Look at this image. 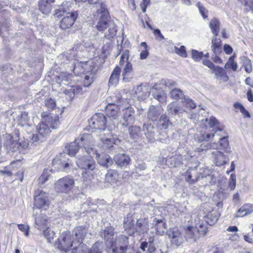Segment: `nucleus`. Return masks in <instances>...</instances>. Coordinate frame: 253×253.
Returning <instances> with one entry per match:
<instances>
[{
  "mask_svg": "<svg viewBox=\"0 0 253 253\" xmlns=\"http://www.w3.org/2000/svg\"><path fill=\"white\" fill-rule=\"evenodd\" d=\"M59 124V120L58 116L53 117L50 115H47L37 126V133L33 134L31 139L33 142L43 141L44 138L50 134L51 129L56 128Z\"/></svg>",
  "mask_w": 253,
  "mask_h": 253,
  "instance_id": "nucleus-1",
  "label": "nucleus"
},
{
  "mask_svg": "<svg viewBox=\"0 0 253 253\" xmlns=\"http://www.w3.org/2000/svg\"><path fill=\"white\" fill-rule=\"evenodd\" d=\"M208 222H197L195 226H188L185 229V238L190 243H195L201 236L206 234Z\"/></svg>",
  "mask_w": 253,
  "mask_h": 253,
  "instance_id": "nucleus-2",
  "label": "nucleus"
},
{
  "mask_svg": "<svg viewBox=\"0 0 253 253\" xmlns=\"http://www.w3.org/2000/svg\"><path fill=\"white\" fill-rule=\"evenodd\" d=\"M71 3L66 1L63 3L62 7L59 11H62L66 14V15L62 19L60 22V27L63 30H66L70 28L74 23L78 16L77 11H73L68 8Z\"/></svg>",
  "mask_w": 253,
  "mask_h": 253,
  "instance_id": "nucleus-3",
  "label": "nucleus"
},
{
  "mask_svg": "<svg viewBox=\"0 0 253 253\" xmlns=\"http://www.w3.org/2000/svg\"><path fill=\"white\" fill-rule=\"evenodd\" d=\"M50 204L48 194L42 190L38 189L35 191L34 195V212L38 213L41 209L46 210Z\"/></svg>",
  "mask_w": 253,
  "mask_h": 253,
  "instance_id": "nucleus-4",
  "label": "nucleus"
},
{
  "mask_svg": "<svg viewBox=\"0 0 253 253\" xmlns=\"http://www.w3.org/2000/svg\"><path fill=\"white\" fill-rule=\"evenodd\" d=\"M75 185V180L71 176H66L58 179L54 184L55 190L60 193H69Z\"/></svg>",
  "mask_w": 253,
  "mask_h": 253,
  "instance_id": "nucleus-5",
  "label": "nucleus"
},
{
  "mask_svg": "<svg viewBox=\"0 0 253 253\" xmlns=\"http://www.w3.org/2000/svg\"><path fill=\"white\" fill-rule=\"evenodd\" d=\"M210 149L223 150L224 153L226 154H230L231 153V148L229 147L227 138L226 137H223L220 139L218 145L216 143H208L206 145L202 144L198 148H197V151L200 152Z\"/></svg>",
  "mask_w": 253,
  "mask_h": 253,
  "instance_id": "nucleus-6",
  "label": "nucleus"
},
{
  "mask_svg": "<svg viewBox=\"0 0 253 253\" xmlns=\"http://www.w3.org/2000/svg\"><path fill=\"white\" fill-rule=\"evenodd\" d=\"M128 245V238L124 235L116 236L115 240L111 242L110 246L113 253H126Z\"/></svg>",
  "mask_w": 253,
  "mask_h": 253,
  "instance_id": "nucleus-7",
  "label": "nucleus"
},
{
  "mask_svg": "<svg viewBox=\"0 0 253 253\" xmlns=\"http://www.w3.org/2000/svg\"><path fill=\"white\" fill-rule=\"evenodd\" d=\"M106 118L101 113H96L88 121V125L91 128L105 130L106 126Z\"/></svg>",
  "mask_w": 253,
  "mask_h": 253,
  "instance_id": "nucleus-8",
  "label": "nucleus"
},
{
  "mask_svg": "<svg viewBox=\"0 0 253 253\" xmlns=\"http://www.w3.org/2000/svg\"><path fill=\"white\" fill-rule=\"evenodd\" d=\"M89 137V135L84 134L76 138L74 142L69 145L68 148V155L71 156H74L79 151L81 147L85 145V142H84V141L85 140L86 142Z\"/></svg>",
  "mask_w": 253,
  "mask_h": 253,
  "instance_id": "nucleus-9",
  "label": "nucleus"
},
{
  "mask_svg": "<svg viewBox=\"0 0 253 253\" xmlns=\"http://www.w3.org/2000/svg\"><path fill=\"white\" fill-rule=\"evenodd\" d=\"M59 247L60 250L64 252H67L73 246V237L69 231L63 232L59 239Z\"/></svg>",
  "mask_w": 253,
  "mask_h": 253,
  "instance_id": "nucleus-10",
  "label": "nucleus"
},
{
  "mask_svg": "<svg viewBox=\"0 0 253 253\" xmlns=\"http://www.w3.org/2000/svg\"><path fill=\"white\" fill-rule=\"evenodd\" d=\"M76 164L79 168L87 171L92 170L95 168L94 160L86 156L79 157L76 161Z\"/></svg>",
  "mask_w": 253,
  "mask_h": 253,
  "instance_id": "nucleus-11",
  "label": "nucleus"
},
{
  "mask_svg": "<svg viewBox=\"0 0 253 253\" xmlns=\"http://www.w3.org/2000/svg\"><path fill=\"white\" fill-rule=\"evenodd\" d=\"M167 234L173 245L178 247L183 242V237L176 227L169 228L167 231Z\"/></svg>",
  "mask_w": 253,
  "mask_h": 253,
  "instance_id": "nucleus-12",
  "label": "nucleus"
},
{
  "mask_svg": "<svg viewBox=\"0 0 253 253\" xmlns=\"http://www.w3.org/2000/svg\"><path fill=\"white\" fill-rule=\"evenodd\" d=\"M101 15L100 16V19L97 23L96 25L97 29L99 31H103L107 28L108 27V25L110 23H112L111 21H109L108 19V13L105 9H101Z\"/></svg>",
  "mask_w": 253,
  "mask_h": 253,
  "instance_id": "nucleus-13",
  "label": "nucleus"
},
{
  "mask_svg": "<svg viewBox=\"0 0 253 253\" xmlns=\"http://www.w3.org/2000/svg\"><path fill=\"white\" fill-rule=\"evenodd\" d=\"M211 154L214 163L216 166H222L226 164L229 161L227 156L219 150H216L212 152Z\"/></svg>",
  "mask_w": 253,
  "mask_h": 253,
  "instance_id": "nucleus-14",
  "label": "nucleus"
},
{
  "mask_svg": "<svg viewBox=\"0 0 253 253\" xmlns=\"http://www.w3.org/2000/svg\"><path fill=\"white\" fill-rule=\"evenodd\" d=\"M123 119L125 122L123 125L127 126L129 124L133 123L135 120V111L133 108L129 107L123 109Z\"/></svg>",
  "mask_w": 253,
  "mask_h": 253,
  "instance_id": "nucleus-15",
  "label": "nucleus"
},
{
  "mask_svg": "<svg viewBox=\"0 0 253 253\" xmlns=\"http://www.w3.org/2000/svg\"><path fill=\"white\" fill-rule=\"evenodd\" d=\"M167 110L169 114L171 115H177L178 117H181L185 109L183 107L178 105L175 102H171L168 105Z\"/></svg>",
  "mask_w": 253,
  "mask_h": 253,
  "instance_id": "nucleus-16",
  "label": "nucleus"
},
{
  "mask_svg": "<svg viewBox=\"0 0 253 253\" xmlns=\"http://www.w3.org/2000/svg\"><path fill=\"white\" fill-rule=\"evenodd\" d=\"M110 224L109 223L108 225L105 227L104 232L102 234V236H104L106 244L108 246H109L112 241L115 240L116 236L114 232V228L110 226Z\"/></svg>",
  "mask_w": 253,
  "mask_h": 253,
  "instance_id": "nucleus-17",
  "label": "nucleus"
},
{
  "mask_svg": "<svg viewBox=\"0 0 253 253\" xmlns=\"http://www.w3.org/2000/svg\"><path fill=\"white\" fill-rule=\"evenodd\" d=\"M163 112V109L161 106H151L148 112V118L152 121H157Z\"/></svg>",
  "mask_w": 253,
  "mask_h": 253,
  "instance_id": "nucleus-18",
  "label": "nucleus"
},
{
  "mask_svg": "<svg viewBox=\"0 0 253 253\" xmlns=\"http://www.w3.org/2000/svg\"><path fill=\"white\" fill-rule=\"evenodd\" d=\"M4 146L8 153H10L16 151L19 148V144L17 140H14L13 137L10 135H9L6 137Z\"/></svg>",
  "mask_w": 253,
  "mask_h": 253,
  "instance_id": "nucleus-19",
  "label": "nucleus"
},
{
  "mask_svg": "<svg viewBox=\"0 0 253 253\" xmlns=\"http://www.w3.org/2000/svg\"><path fill=\"white\" fill-rule=\"evenodd\" d=\"M39 230L42 231L45 237L49 241L54 236V232L50 228L47 222H36Z\"/></svg>",
  "mask_w": 253,
  "mask_h": 253,
  "instance_id": "nucleus-20",
  "label": "nucleus"
},
{
  "mask_svg": "<svg viewBox=\"0 0 253 253\" xmlns=\"http://www.w3.org/2000/svg\"><path fill=\"white\" fill-rule=\"evenodd\" d=\"M143 131L146 137L151 141L155 139L156 135L155 128L150 123H145L143 126Z\"/></svg>",
  "mask_w": 253,
  "mask_h": 253,
  "instance_id": "nucleus-21",
  "label": "nucleus"
},
{
  "mask_svg": "<svg viewBox=\"0 0 253 253\" xmlns=\"http://www.w3.org/2000/svg\"><path fill=\"white\" fill-rule=\"evenodd\" d=\"M55 0H40L39 1V10L43 14H49L51 10V3L54 2Z\"/></svg>",
  "mask_w": 253,
  "mask_h": 253,
  "instance_id": "nucleus-22",
  "label": "nucleus"
},
{
  "mask_svg": "<svg viewBox=\"0 0 253 253\" xmlns=\"http://www.w3.org/2000/svg\"><path fill=\"white\" fill-rule=\"evenodd\" d=\"M103 147L106 149H112L114 144H117L120 142V140L117 137V136L113 135L112 134H108V136L102 139Z\"/></svg>",
  "mask_w": 253,
  "mask_h": 253,
  "instance_id": "nucleus-23",
  "label": "nucleus"
},
{
  "mask_svg": "<svg viewBox=\"0 0 253 253\" xmlns=\"http://www.w3.org/2000/svg\"><path fill=\"white\" fill-rule=\"evenodd\" d=\"M74 67L73 69L74 73L77 75H79L82 73H85L87 71V68L88 66V62H79L77 61L74 63Z\"/></svg>",
  "mask_w": 253,
  "mask_h": 253,
  "instance_id": "nucleus-24",
  "label": "nucleus"
},
{
  "mask_svg": "<svg viewBox=\"0 0 253 253\" xmlns=\"http://www.w3.org/2000/svg\"><path fill=\"white\" fill-rule=\"evenodd\" d=\"M114 161L120 167L126 166L130 162V159L128 156L125 154H118L114 156Z\"/></svg>",
  "mask_w": 253,
  "mask_h": 253,
  "instance_id": "nucleus-25",
  "label": "nucleus"
},
{
  "mask_svg": "<svg viewBox=\"0 0 253 253\" xmlns=\"http://www.w3.org/2000/svg\"><path fill=\"white\" fill-rule=\"evenodd\" d=\"M53 163L54 165H55L56 164H59L60 166L59 169H63V170L67 172H69L70 169L73 168V164L69 160L67 161H61L58 159L57 157H56L55 159H54Z\"/></svg>",
  "mask_w": 253,
  "mask_h": 253,
  "instance_id": "nucleus-26",
  "label": "nucleus"
},
{
  "mask_svg": "<svg viewBox=\"0 0 253 253\" xmlns=\"http://www.w3.org/2000/svg\"><path fill=\"white\" fill-rule=\"evenodd\" d=\"M121 71V68L119 66L114 68L109 80V85H116L118 84Z\"/></svg>",
  "mask_w": 253,
  "mask_h": 253,
  "instance_id": "nucleus-27",
  "label": "nucleus"
},
{
  "mask_svg": "<svg viewBox=\"0 0 253 253\" xmlns=\"http://www.w3.org/2000/svg\"><path fill=\"white\" fill-rule=\"evenodd\" d=\"M154 239L152 238L149 239L148 242L144 241L141 243L140 249L145 253H154L156 250L155 247L153 244Z\"/></svg>",
  "mask_w": 253,
  "mask_h": 253,
  "instance_id": "nucleus-28",
  "label": "nucleus"
},
{
  "mask_svg": "<svg viewBox=\"0 0 253 253\" xmlns=\"http://www.w3.org/2000/svg\"><path fill=\"white\" fill-rule=\"evenodd\" d=\"M253 212V204H246L243 205L238 211L237 216L243 217Z\"/></svg>",
  "mask_w": 253,
  "mask_h": 253,
  "instance_id": "nucleus-29",
  "label": "nucleus"
},
{
  "mask_svg": "<svg viewBox=\"0 0 253 253\" xmlns=\"http://www.w3.org/2000/svg\"><path fill=\"white\" fill-rule=\"evenodd\" d=\"M135 94L138 98L145 99L149 94L148 87L144 84H140L136 88Z\"/></svg>",
  "mask_w": 253,
  "mask_h": 253,
  "instance_id": "nucleus-30",
  "label": "nucleus"
},
{
  "mask_svg": "<svg viewBox=\"0 0 253 253\" xmlns=\"http://www.w3.org/2000/svg\"><path fill=\"white\" fill-rule=\"evenodd\" d=\"M132 71L133 69L131 64L130 62L126 63L122 73L123 80L126 82L129 81L132 78Z\"/></svg>",
  "mask_w": 253,
  "mask_h": 253,
  "instance_id": "nucleus-31",
  "label": "nucleus"
},
{
  "mask_svg": "<svg viewBox=\"0 0 253 253\" xmlns=\"http://www.w3.org/2000/svg\"><path fill=\"white\" fill-rule=\"evenodd\" d=\"M97 159L98 164L104 167L108 168L113 164V160L108 155H99Z\"/></svg>",
  "mask_w": 253,
  "mask_h": 253,
  "instance_id": "nucleus-32",
  "label": "nucleus"
},
{
  "mask_svg": "<svg viewBox=\"0 0 253 253\" xmlns=\"http://www.w3.org/2000/svg\"><path fill=\"white\" fill-rule=\"evenodd\" d=\"M119 107L112 105L111 104H108L106 107V112L107 115L109 118H112L114 119H117L119 116Z\"/></svg>",
  "mask_w": 253,
  "mask_h": 253,
  "instance_id": "nucleus-33",
  "label": "nucleus"
},
{
  "mask_svg": "<svg viewBox=\"0 0 253 253\" xmlns=\"http://www.w3.org/2000/svg\"><path fill=\"white\" fill-rule=\"evenodd\" d=\"M212 72L215 74L216 78L219 79L224 82H227L229 79L225 71L222 68L216 66L212 71Z\"/></svg>",
  "mask_w": 253,
  "mask_h": 253,
  "instance_id": "nucleus-34",
  "label": "nucleus"
},
{
  "mask_svg": "<svg viewBox=\"0 0 253 253\" xmlns=\"http://www.w3.org/2000/svg\"><path fill=\"white\" fill-rule=\"evenodd\" d=\"M95 74V72L93 71L92 69L88 70L84 73L83 80V84L84 87H88L92 84Z\"/></svg>",
  "mask_w": 253,
  "mask_h": 253,
  "instance_id": "nucleus-35",
  "label": "nucleus"
},
{
  "mask_svg": "<svg viewBox=\"0 0 253 253\" xmlns=\"http://www.w3.org/2000/svg\"><path fill=\"white\" fill-rule=\"evenodd\" d=\"M124 226L127 230L128 233L129 235H132L135 232H139L140 231L138 230L137 228H141L142 226V223L141 222H139L135 226L133 222H124Z\"/></svg>",
  "mask_w": 253,
  "mask_h": 253,
  "instance_id": "nucleus-36",
  "label": "nucleus"
},
{
  "mask_svg": "<svg viewBox=\"0 0 253 253\" xmlns=\"http://www.w3.org/2000/svg\"><path fill=\"white\" fill-rule=\"evenodd\" d=\"M158 125L161 129H166L172 125V123L168 118L166 114H162L160 117Z\"/></svg>",
  "mask_w": 253,
  "mask_h": 253,
  "instance_id": "nucleus-37",
  "label": "nucleus"
},
{
  "mask_svg": "<svg viewBox=\"0 0 253 253\" xmlns=\"http://www.w3.org/2000/svg\"><path fill=\"white\" fill-rule=\"evenodd\" d=\"M217 36L213 35L211 40L212 45L211 46L212 51L215 54H218L221 52V40L217 38Z\"/></svg>",
  "mask_w": 253,
  "mask_h": 253,
  "instance_id": "nucleus-38",
  "label": "nucleus"
},
{
  "mask_svg": "<svg viewBox=\"0 0 253 253\" xmlns=\"http://www.w3.org/2000/svg\"><path fill=\"white\" fill-rule=\"evenodd\" d=\"M90 136L87 138L86 142L85 140L84 141V142H85V145H83V146L85 150L86 153L88 155V156L91 158L94 157L97 158V157H99V155L97 152V150L93 147L87 146L88 140Z\"/></svg>",
  "mask_w": 253,
  "mask_h": 253,
  "instance_id": "nucleus-39",
  "label": "nucleus"
},
{
  "mask_svg": "<svg viewBox=\"0 0 253 253\" xmlns=\"http://www.w3.org/2000/svg\"><path fill=\"white\" fill-rule=\"evenodd\" d=\"M108 30L105 33V37L109 40L112 39L115 37L117 33V28L115 24L112 22L108 25Z\"/></svg>",
  "mask_w": 253,
  "mask_h": 253,
  "instance_id": "nucleus-40",
  "label": "nucleus"
},
{
  "mask_svg": "<svg viewBox=\"0 0 253 253\" xmlns=\"http://www.w3.org/2000/svg\"><path fill=\"white\" fill-rule=\"evenodd\" d=\"M212 33L215 36H217L220 27V22L216 18L211 19L209 24Z\"/></svg>",
  "mask_w": 253,
  "mask_h": 253,
  "instance_id": "nucleus-41",
  "label": "nucleus"
},
{
  "mask_svg": "<svg viewBox=\"0 0 253 253\" xmlns=\"http://www.w3.org/2000/svg\"><path fill=\"white\" fill-rule=\"evenodd\" d=\"M169 95L171 98L175 100L183 99L185 96L182 91L178 88L172 89L169 93Z\"/></svg>",
  "mask_w": 253,
  "mask_h": 253,
  "instance_id": "nucleus-42",
  "label": "nucleus"
},
{
  "mask_svg": "<svg viewBox=\"0 0 253 253\" xmlns=\"http://www.w3.org/2000/svg\"><path fill=\"white\" fill-rule=\"evenodd\" d=\"M129 133L131 138L134 139L139 137L140 133V128L137 126H131L128 128Z\"/></svg>",
  "mask_w": 253,
  "mask_h": 253,
  "instance_id": "nucleus-43",
  "label": "nucleus"
},
{
  "mask_svg": "<svg viewBox=\"0 0 253 253\" xmlns=\"http://www.w3.org/2000/svg\"><path fill=\"white\" fill-rule=\"evenodd\" d=\"M183 106L187 108L194 109L196 105L195 102L187 96H184L183 100L181 101Z\"/></svg>",
  "mask_w": 253,
  "mask_h": 253,
  "instance_id": "nucleus-44",
  "label": "nucleus"
},
{
  "mask_svg": "<svg viewBox=\"0 0 253 253\" xmlns=\"http://www.w3.org/2000/svg\"><path fill=\"white\" fill-rule=\"evenodd\" d=\"M234 56L230 57L228 61L226 62L224 66V68L226 70L231 69L232 70L235 71L237 69V63L234 61Z\"/></svg>",
  "mask_w": 253,
  "mask_h": 253,
  "instance_id": "nucleus-45",
  "label": "nucleus"
},
{
  "mask_svg": "<svg viewBox=\"0 0 253 253\" xmlns=\"http://www.w3.org/2000/svg\"><path fill=\"white\" fill-rule=\"evenodd\" d=\"M88 248L84 244H80L77 248H74L70 253H88Z\"/></svg>",
  "mask_w": 253,
  "mask_h": 253,
  "instance_id": "nucleus-46",
  "label": "nucleus"
},
{
  "mask_svg": "<svg viewBox=\"0 0 253 253\" xmlns=\"http://www.w3.org/2000/svg\"><path fill=\"white\" fill-rule=\"evenodd\" d=\"M111 100H112L111 102L108 103V104H111L112 105H115L118 107L121 106V104L124 102V100L120 97V96L117 95H112L110 97Z\"/></svg>",
  "mask_w": 253,
  "mask_h": 253,
  "instance_id": "nucleus-47",
  "label": "nucleus"
},
{
  "mask_svg": "<svg viewBox=\"0 0 253 253\" xmlns=\"http://www.w3.org/2000/svg\"><path fill=\"white\" fill-rule=\"evenodd\" d=\"M51 172L50 170L45 169L39 179V183L43 184L47 181L51 175Z\"/></svg>",
  "mask_w": 253,
  "mask_h": 253,
  "instance_id": "nucleus-48",
  "label": "nucleus"
},
{
  "mask_svg": "<svg viewBox=\"0 0 253 253\" xmlns=\"http://www.w3.org/2000/svg\"><path fill=\"white\" fill-rule=\"evenodd\" d=\"M185 179L186 181L190 183V184H193L195 183L196 181L198 180L199 179V175H196L195 176H194L193 178L192 174L191 173L190 171L187 170L185 173Z\"/></svg>",
  "mask_w": 253,
  "mask_h": 253,
  "instance_id": "nucleus-49",
  "label": "nucleus"
},
{
  "mask_svg": "<svg viewBox=\"0 0 253 253\" xmlns=\"http://www.w3.org/2000/svg\"><path fill=\"white\" fill-rule=\"evenodd\" d=\"M174 48L175 52L181 57L186 58L187 56L185 47L184 45H181L179 48L174 46Z\"/></svg>",
  "mask_w": 253,
  "mask_h": 253,
  "instance_id": "nucleus-50",
  "label": "nucleus"
},
{
  "mask_svg": "<svg viewBox=\"0 0 253 253\" xmlns=\"http://www.w3.org/2000/svg\"><path fill=\"white\" fill-rule=\"evenodd\" d=\"M117 176V172L116 170L110 169L108 171L107 173L105 175L106 179L113 182L114 180H115Z\"/></svg>",
  "mask_w": 253,
  "mask_h": 253,
  "instance_id": "nucleus-51",
  "label": "nucleus"
},
{
  "mask_svg": "<svg viewBox=\"0 0 253 253\" xmlns=\"http://www.w3.org/2000/svg\"><path fill=\"white\" fill-rule=\"evenodd\" d=\"M203 56L204 54L202 52H199L194 49L192 50V57L195 61L198 62L200 61Z\"/></svg>",
  "mask_w": 253,
  "mask_h": 253,
  "instance_id": "nucleus-52",
  "label": "nucleus"
},
{
  "mask_svg": "<svg viewBox=\"0 0 253 253\" xmlns=\"http://www.w3.org/2000/svg\"><path fill=\"white\" fill-rule=\"evenodd\" d=\"M236 185V176L235 174L232 173L231 174L230 179L228 182V186L231 190L235 189Z\"/></svg>",
  "mask_w": 253,
  "mask_h": 253,
  "instance_id": "nucleus-53",
  "label": "nucleus"
},
{
  "mask_svg": "<svg viewBox=\"0 0 253 253\" xmlns=\"http://www.w3.org/2000/svg\"><path fill=\"white\" fill-rule=\"evenodd\" d=\"M141 46L144 47V50H142L140 53V57L141 59H146L149 54V51L147 50V45L145 42H142L140 44Z\"/></svg>",
  "mask_w": 253,
  "mask_h": 253,
  "instance_id": "nucleus-54",
  "label": "nucleus"
},
{
  "mask_svg": "<svg viewBox=\"0 0 253 253\" xmlns=\"http://www.w3.org/2000/svg\"><path fill=\"white\" fill-rule=\"evenodd\" d=\"M155 228L159 233H164L165 230L167 228V224L166 222H157Z\"/></svg>",
  "mask_w": 253,
  "mask_h": 253,
  "instance_id": "nucleus-55",
  "label": "nucleus"
},
{
  "mask_svg": "<svg viewBox=\"0 0 253 253\" xmlns=\"http://www.w3.org/2000/svg\"><path fill=\"white\" fill-rule=\"evenodd\" d=\"M197 6L199 9L200 14L202 15L204 19H206L207 17L208 10L204 7L200 2H198Z\"/></svg>",
  "mask_w": 253,
  "mask_h": 253,
  "instance_id": "nucleus-56",
  "label": "nucleus"
},
{
  "mask_svg": "<svg viewBox=\"0 0 253 253\" xmlns=\"http://www.w3.org/2000/svg\"><path fill=\"white\" fill-rule=\"evenodd\" d=\"M45 105L46 107L50 110H52L56 106L55 100L49 98L45 100Z\"/></svg>",
  "mask_w": 253,
  "mask_h": 253,
  "instance_id": "nucleus-57",
  "label": "nucleus"
},
{
  "mask_svg": "<svg viewBox=\"0 0 253 253\" xmlns=\"http://www.w3.org/2000/svg\"><path fill=\"white\" fill-rule=\"evenodd\" d=\"M18 227L19 229L23 232L26 236L29 235V226L28 224L26 223L24 224H20L18 225Z\"/></svg>",
  "mask_w": 253,
  "mask_h": 253,
  "instance_id": "nucleus-58",
  "label": "nucleus"
},
{
  "mask_svg": "<svg viewBox=\"0 0 253 253\" xmlns=\"http://www.w3.org/2000/svg\"><path fill=\"white\" fill-rule=\"evenodd\" d=\"M205 121L208 123L210 128L218 124L217 120L213 116L210 117L209 119L208 118L206 119Z\"/></svg>",
  "mask_w": 253,
  "mask_h": 253,
  "instance_id": "nucleus-59",
  "label": "nucleus"
},
{
  "mask_svg": "<svg viewBox=\"0 0 253 253\" xmlns=\"http://www.w3.org/2000/svg\"><path fill=\"white\" fill-rule=\"evenodd\" d=\"M244 66L245 70L248 73H251L252 71L253 68L251 61L249 59H246L244 61Z\"/></svg>",
  "mask_w": 253,
  "mask_h": 253,
  "instance_id": "nucleus-60",
  "label": "nucleus"
},
{
  "mask_svg": "<svg viewBox=\"0 0 253 253\" xmlns=\"http://www.w3.org/2000/svg\"><path fill=\"white\" fill-rule=\"evenodd\" d=\"M28 115V113L26 112H22L20 119V121H21L22 123H24V124H21L22 126H24L25 124H26L27 122L28 121L29 117Z\"/></svg>",
  "mask_w": 253,
  "mask_h": 253,
  "instance_id": "nucleus-61",
  "label": "nucleus"
},
{
  "mask_svg": "<svg viewBox=\"0 0 253 253\" xmlns=\"http://www.w3.org/2000/svg\"><path fill=\"white\" fill-rule=\"evenodd\" d=\"M63 58H66L67 61H69L71 59H74L75 58V54L74 50L70 51V52H66L63 55Z\"/></svg>",
  "mask_w": 253,
  "mask_h": 253,
  "instance_id": "nucleus-62",
  "label": "nucleus"
},
{
  "mask_svg": "<svg viewBox=\"0 0 253 253\" xmlns=\"http://www.w3.org/2000/svg\"><path fill=\"white\" fill-rule=\"evenodd\" d=\"M150 0H142L140 6L143 13H145L146 12V8L147 6L150 4Z\"/></svg>",
  "mask_w": 253,
  "mask_h": 253,
  "instance_id": "nucleus-63",
  "label": "nucleus"
},
{
  "mask_svg": "<svg viewBox=\"0 0 253 253\" xmlns=\"http://www.w3.org/2000/svg\"><path fill=\"white\" fill-rule=\"evenodd\" d=\"M203 64L208 67L211 71L216 67L210 60L206 59L203 61Z\"/></svg>",
  "mask_w": 253,
  "mask_h": 253,
  "instance_id": "nucleus-64",
  "label": "nucleus"
}]
</instances>
